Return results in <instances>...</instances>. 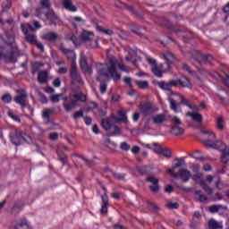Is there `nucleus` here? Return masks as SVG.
I'll list each match as a JSON object with an SVG mask.
<instances>
[{
	"instance_id": "nucleus-1",
	"label": "nucleus",
	"mask_w": 229,
	"mask_h": 229,
	"mask_svg": "<svg viewBox=\"0 0 229 229\" xmlns=\"http://www.w3.org/2000/svg\"><path fill=\"white\" fill-rule=\"evenodd\" d=\"M117 67L120 71H123V72H130V70L126 68L123 64L119 63L117 59H111L107 64L102 65L98 69V74L102 78L119 81V80H121V73L117 72Z\"/></svg>"
},
{
	"instance_id": "nucleus-2",
	"label": "nucleus",
	"mask_w": 229,
	"mask_h": 229,
	"mask_svg": "<svg viewBox=\"0 0 229 229\" xmlns=\"http://www.w3.org/2000/svg\"><path fill=\"white\" fill-rule=\"evenodd\" d=\"M201 133L207 137V139L204 140V145L207 146V148H212L213 149L221 151V160L224 164L229 162V147L222 140H216V133L212 131L201 130Z\"/></svg>"
},
{
	"instance_id": "nucleus-3",
	"label": "nucleus",
	"mask_w": 229,
	"mask_h": 229,
	"mask_svg": "<svg viewBox=\"0 0 229 229\" xmlns=\"http://www.w3.org/2000/svg\"><path fill=\"white\" fill-rule=\"evenodd\" d=\"M63 106L65 112H72L78 106V101H81V103L87 101V96L82 93L72 94L63 98Z\"/></svg>"
},
{
	"instance_id": "nucleus-4",
	"label": "nucleus",
	"mask_w": 229,
	"mask_h": 229,
	"mask_svg": "<svg viewBox=\"0 0 229 229\" xmlns=\"http://www.w3.org/2000/svg\"><path fill=\"white\" fill-rule=\"evenodd\" d=\"M36 17L41 21H49L50 26H58L60 24V18L55 15L54 11H46L44 7L36 9Z\"/></svg>"
},
{
	"instance_id": "nucleus-5",
	"label": "nucleus",
	"mask_w": 229,
	"mask_h": 229,
	"mask_svg": "<svg viewBox=\"0 0 229 229\" xmlns=\"http://www.w3.org/2000/svg\"><path fill=\"white\" fill-rule=\"evenodd\" d=\"M19 47L17 44L13 43L10 46V51L4 47H0V59L10 60V62H15V55H19Z\"/></svg>"
},
{
	"instance_id": "nucleus-6",
	"label": "nucleus",
	"mask_w": 229,
	"mask_h": 229,
	"mask_svg": "<svg viewBox=\"0 0 229 229\" xmlns=\"http://www.w3.org/2000/svg\"><path fill=\"white\" fill-rule=\"evenodd\" d=\"M18 96L14 97V102L17 105H20L22 109L28 108L29 114L30 115H33V108L31 106H30V102H28V93L24 89H19L18 90Z\"/></svg>"
},
{
	"instance_id": "nucleus-7",
	"label": "nucleus",
	"mask_w": 229,
	"mask_h": 229,
	"mask_svg": "<svg viewBox=\"0 0 229 229\" xmlns=\"http://www.w3.org/2000/svg\"><path fill=\"white\" fill-rule=\"evenodd\" d=\"M139 108L144 117H149L160 110L158 106H156V105L151 102H143L140 104Z\"/></svg>"
},
{
	"instance_id": "nucleus-8",
	"label": "nucleus",
	"mask_w": 229,
	"mask_h": 229,
	"mask_svg": "<svg viewBox=\"0 0 229 229\" xmlns=\"http://www.w3.org/2000/svg\"><path fill=\"white\" fill-rule=\"evenodd\" d=\"M166 173H168V174H170L172 178H181V180L184 182H189V180L192 178V174H191V171L185 168L179 170L178 173H175L174 169H168Z\"/></svg>"
},
{
	"instance_id": "nucleus-9",
	"label": "nucleus",
	"mask_w": 229,
	"mask_h": 229,
	"mask_svg": "<svg viewBox=\"0 0 229 229\" xmlns=\"http://www.w3.org/2000/svg\"><path fill=\"white\" fill-rule=\"evenodd\" d=\"M193 60L198 62L199 65H207V64H212L214 56L212 55H203L199 51H193Z\"/></svg>"
},
{
	"instance_id": "nucleus-10",
	"label": "nucleus",
	"mask_w": 229,
	"mask_h": 229,
	"mask_svg": "<svg viewBox=\"0 0 229 229\" xmlns=\"http://www.w3.org/2000/svg\"><path fill=\"white\" fill-rule=\"evenodd\" d=\"M70 78L72 81H77L80 85H83V79H81V75L78 72V66L76 65V63L71 64Z\"/></svg>"
},
{
	"instance_id": "nucleus-11",
	"label": "nucleus",
	"mask_w": 229,
	"mask_h": 229,
	"mask_svg": "<svg viewBox=\"0 0 229 229\" xmlns=\"http://www.w3.org/2000/svg\"><path fill=\"white\" fill-rule=\"evenodd\" d=\"M11 142L14 144V146H21L23 140H26V137L24 133L21 131H15L10 134Z\"/></svg>"
},
{
	"instance_id": "nucleus-12",
	"label": "nucleus",
	"mask_w": 229,
	"mask_h": 229,
	"mask_svg": "<svg viewBox=\"0 0 229 229\" xmlns=\"http://www.w3.org/2000/svg\"><path fill=\"white\" fill-rule=\"evenodd\" d=\"M59 49L64 53V55H65L72 64H76V53H74V50L65 48V45H64V43L60 44Z\"/></svg>"
},
{
	"instance_id": "nucleus-13",
	"label": "nucleus",
	"mask_w": 229,
	"mask_h": 229,
	"mask_svg": "<svg viewBox=\"0 0 229 229\" xmlns=\"http://www.w3.org/2000/svg\"><path fill=\"white\" fill-rule=\"evenodd\" d=\"M146 182L152 183V185L149 186V189L152 192H158V191H160V185L158 184V179H157L156 177L148 176L146 178Z\"/></svg>"
},
{
	"instance_id": "nucleus-14",
	"label": "nucleus",
	"mask_w": 229,
	"mask_h": 229,
	"mask_svg": "<svg viewBox=\"0 0 229 229\" xmlns=\"http://www.w3.org/2000/svg\"><path fill=\"white\" fill-rule=\"evenodd\" d=\"M151 121L154 124H164L165 121H167V114L163 113V114H158L151 116Z\"/></svg>"
},
{
	"instance_id": "nucleus-15",
	"label": "nucleus",
	"mask_w": 229,
	"mask_h": 229,
	"mask_svg": "<svg viewBox=\"0 0 229 229\" xmlns=\"http://www.w3.org/2000/svg\"><path fill=\"white\" fill-rule=\"evenodd\" d=\"M11 229H33L31 227V224L28 219L26 218H21L20 221Z\"/></svg>"
},
{
	"instance_id": "nucleus-16",
	"label": "nucleus",
	"mask_w": 229,
	"mask_h": 229,
	"mask_svg": "<svg viewBox=\"0 0 229 229\" xmlns=\"http://www.w3.org/2000/svg\"><path fill=\"white\" fill-rule=\"evenodd\" d=\"M80 65L82 71H85L89 74H92V67L89 66V63L87 62V56L83 54L81 55Z\"/></svg>"
},
{
	"instance_id": "nucleus-17",
	"label": "nucleus",
	"mask_w": 229,
	"mask_h": 229,
	"mask_svg": "<svg viewBox=\"0 0 229 229\" xmlns=\"http://www.w3.org/2000/svg\"><path fill=\"white\" fill-rule=\"evenodd\" d=\"M21 30L23 33L25 34V40L29 42V44H36L37 43V36L35 34H30L28 33V29L26 26L21 25Z\"/></svg>"
},
{
	"instance_id": "nucleus-18",
	"label": "nucleus",
	"mask_w": 229,
	"mask_h": 229,
	"mask_svg": "<svg viewBox=\"0 0 229 229\" xmlns=\"http://www.w3.org/2000/svg\"><path fill=\"white\" fill-rule=\"evenodd\" d=\"M164 67H166V69H169V64L165 63L164 64H161L160 66H155L152 69L153 74H155V76H157V78H163L164 72H165V71L164 70L162 71Z\"/></svg>"
},
{
	"instance_id": "nucleus-19",
	"label": "nucleus",
	"mask_w": 229,
	"mask_h": 229,
	"mask_svg": "<svg viewBox=\"0 0 229 229\" xmlns=\"http://www.w3.org/2000/svg\"><path fill=\"white\" fill-rule=\"evenodd\" d=\"M186 117H191L192 121H194V123H196L197 124H202L203 123V115L196 112H187Z\"/></svg>"
},
{
	"instance_id": "nucleus-20",
	"label": "nucleus",
	"mask_w": 229,
	"mask_h": 229,
	"mask_svg": "<svg viewBox=\"0 0 229 229\" xmlns=\"http://www.w3.org/2000/svg\"><path fill=\"white\" fill-rule=\"evenodd\" d=\"M61 3L64 10L68 12H78V7L72 4V0H61Z\"/></svg>"
},
{
	"instance_id": "nucleus-21",
	"label": "nucleus",
	"mask_w": 229,
	"mask_h": 229,
	"mask_svg": "<svg viewBox=\"0 0 229 229\" xmlns=\"http://www.w3.org/2000/svg\"><path fill=\"white\" fill-rule=\"evenodd\" d=\"M59 36L57 33L50 31L42 35V39L47 40V42H56L58 40Z\"/></svg>"
},
{
	"instance_id": "nucleus-22",
	"label": "nucleus",
	"mask_w": 229,
	"mask_h": 229,
	"mask_svg": "<svg viewBox=\"0 0 229 229\" xmlns=\"http://www.w3.org/2000/svg\"><path fill=\"white\" fill-rule=\"evenodd\" d=\"M80 38L83 40V42H91L94 39V32L89 30H82Z\"/></svg>"
},
{
	"instance_id": "nucleus-23",
	"label": "nucleus",
	"mask_w": 229,
	"mask_h": 229,
	"mask_svg": "<svg viewBox=\"0 0 229 229\" xmlns=\"http://www.w3.org/2000/svg\"><path fill=\"white\" fill-rule=\"evenodd\" d=\"M208 226L209 229H223V222H218L214 218H211L208 222Z\"/></svg>"
},
{
	"instance_id": "nucleus-24",
	"label": "nucleus",
	"mask_w": 229,
	"mask_h": 229,
	"mask_svg": "<svg viewBox=\"0 0 229 229\" xmlns=\"http://www.w3.org/2000/svg\"><path fill=\"white\" fill-rule=\"evenodd\" d=\"M112 119H114L115 123H128V117L124 111H119L118 117L113 116Z\"/></svg>"
},
{
	"instance_id": "nucleus-25",
	"label": "nucleus",
	"mask_w": 229,
	"mask_h": 229,
	"mask_svg": "<svg viewBox=\"0 0 229 229\" xmlns=\"http://www.w3.org/2000/svg\"><path fill=\"white\" fill-rule=\"evenodd\" d=\"M70 22L72 26H73L75 29L78 28V24L82 23L85 24L87 21H85L83 18L80 16H73L70 18Z\"/></svg>"
},
{
	"instance_id": "nucleus-26",
	"label": "nucleus",
	"mask_w": 229,
	"mask_h": 229,
	"mask_svg": "<svg viewBox=\"0 0 229 229\" xmlns=\"http://www.w3.org/2000/svg\"><path fill=\"white\" fill-rule=\"evenodd\" d=\"M102 127L106 131H110L114 124L112 123V118H103L101 123Z\"/></svg>"
},
{
	"instance_id": "nucleus-27",
	"label": "nucleus",
	"mask_w": 229,
	"mask_h": 229,
	"mask_svg": "<svg viewBox=\"0 0 229 229\" xmlns=\"http://www.w3.org/2000/svg\"><path fill=\"white\" fill-rule=\"evenodd\" d=\"M114 6H116V8H127L128 10H131V12H132V13L137 14V11H135V8H133V6H127L126 4H124L119 0L114 1Z\"/></svg>"
},
{
	"instance_id": "nucleus-28",
	"label": "nucleus",
	"mask_w": 229,
	"mask_h": 229,
	"mask_svg": "<svg viewBox=\"0 0 229 229\" xmlns=\"http://www.w3.org/2000/svg\"><path fill=\"white\" fill-rule=\"evenodd\" d=\"M156 153H157V155H163L165 158H171V157H173V153L168 148H159L156 150Z\"/></svg>"
},
{
	"instance_id": "nucleus-29",
	"label": "nucleus",
	"mask_w": 229,
	"mask_h": 229,
	"mask_svg": "<svg viewBox=\"0 0 229 229\" xmlns=\"http://www.w3.org/2000/svg\"><path fill=\"white\" fill-rule=\"evenodd\" d=\"M27 30H30V31H35L37 30H40L42 28V25H40V22L38 21H31L27 25H24Z\"/></svg>"
},
{
	"instance_id": "nucleus-30",
	"label": "nucleus",
	"mask_w": 229,
	"mask_h": 229,
	"mask_svg": "<svg viewBox=\"0 0 229 229\" xmlns=\"http://www.w3.org/2000/svg\"><path fill=\"white\" fill-rule=\"evenodd\" d=\"M48 79H49V75L47 72L42 71L38 72V81H39V83H47Z\"/></svg>"
},
{
	"instance_id": "nucleus-31",
	"label": "nucleus",
	"mask_w": 229,
	"mask_h": 229,
	"mask_svg": "<svg viewBox=\"0 0 229 229\" xmlns=\"http://www.w3.org/2000/svg\"><path fill=\"white\" fill-rule=\"evenodd\" d=\"M157 87H159L161 90H165L166 92H171L173 90V88H171V84L169 81H159L157 82Z\"/></svg>"
},
{
	"instance_id": "nucleus-32",
	"label": "nucleus",
	"mask_w": 229,
	"mask_h": 229,
	"mask_svg": "<svg viewBox=\"0 0 229 229\" xmlns=\"http://www.w3.org/2000/svg\"><path fill=\"white\" fill-rule=\"evenodd\" d=\"M179 85L186 89H192V83H191V81L185 77L179 79Z\"/></svg>"
},
{
	"instance_id": "nucleus-33",
	"label": "nucleus",
	"mask_w": 229,
	"mask_h": 229,
	"mask_svg": "<svg viewBox=\"0 0 229 229\" xmlns=\"http://www.w3.org/2000/svg\"><path fill=\"white\" fill-rule=\"evenodd\" d=\"M171 133L173 135H182L183 128L180 127V125H174L171 127Z\"/></svg>"
},
{
	"instance_id": "nucleus-34",
	"label": "nucleus",
	"mask_w": 229,
	"mask_h": 229,
	"mask_svg": "<svg viewBox=\"0 0 229 229\" xmlns=\"http://www.w3.org/2000/svg\"><path fill=\"white\" fill-rule=\"evenodd\" d=\"M215 187L219 191L225 189V183H223V180H221V177L219 176L215 177Z\"/></svg>"
},
{
	"instance_id": "nucleus-35",
	"label": "nucleus",
	"mask_w": 229,
	"mask_h": 229,
	"mask_svg": "<svg viewBox=\"0 0 229 229\" xmlns=\"http://www.w3.org/2000/svg\"><path fill=\"white\" fill-rule=\"evenodd\" d=\"M216 128L219 130V131H223V130H225V119L223 116H219L216 119Z\"/></svg>"
},
{
	"instance_id": "nucleus-36",
	"label": "nucleus",
	"mask_w": 229,
	"mask_h": 229,
	"mask_svg": "<svg viewBox=\"0 0 229 229\" xmlns=\"http://www.w3.org/2000/svg\"><path fill=\"white\" fill-rule=\"evenodd\" d=\"M194 194H196L197 199L198 201H199V203H205V201H207V199H208V198H207V196H205L204 194L201 193V191H195Z\"/></svg>"
},
{
	"instance_id": "nucleus-37",
	"label": "nucleus",
	"mask_w": 229,
	"mask_h": 229,
	"mask_svg": "<svg viewBox=\"0 0 229 229\" xmlns=\"http://www.w3.org/2000/svg\"><path fill=\"white\" fill-rule=\"evenodd\" d=\"M221 208H226V207L222 206V205H212L209 207V212L211 214H216V212H219Z\"/></svg>"
},
{
	"instance_id": "nucleus-38",
	"label": "nucleus",
	"mask_w": 229,
	"mask_h": 229,
	"mask_svg": "<svg viewBox=\"0 0 229 229\" xmlns=\"http://www.w3.org/2000/svg\"><path fill=\"white\" fill-rule=\"evenodd\" d=\"M177 161V163L170 169L176 171V169H178V167H183L184 164H185V160L183 158H177L175 159Z\"/></svg>"
},
{
	"instance_id": "nucleus-39",
	"label": "nucleus",
	"mask_w": 229,
	"mask_h": 229,
	"mask_svg": "<svg viewBox=\"0 0 229 229\" xmlns=\"http://www.w3.org/2000/svg\"><path fill=\"white\" fill-rule=\"evenodd\" d=\"M136 85H138L139 89H148L149 87V81H136Z\"/></svg>"
},
{
	"instance_id": "nucleus-40",
	"label": "nucleus",
	"mask_w": 229,
	"mask_h": 229,
	"mask_svg": "<svg viewBox=\"0 0 229 229\" xmlns=\"http://www.w3.org/2000/svg\"><path fill=\"white\" fill-rule=\"evenodd\" d=\"M163 56L165 58V60H166L167 62H170V63L174 62V55H173V53H171V52L164 53Z\"/></svg>"
},
{
	"instance_id": "nucleus-41",
	"label": "nucleus",
	"mask_w": 229,
	"mask_h": 229,
	"mask_svg": "<svg viewBox=\"0 0 229 229\" xmlns=\"http://www.w3.org/2000/svg\"><path fill=\"white\" fill-rule=\"evenodd\" d=\"M57 157L62 164H67V155H65V153L57 151Z\"/></svg>"
},
{
	"instance_id": "nucleus-42",
	"label": "nucleus",
	"mask_w": 229,
	"mask_h": 229,
	"mask_svg": "<svg viewBox=\"0 0 229 229\" xmlns=\"http://www.w3.org/2000/svg\"><path fill=\"white\" fill-rule=\"evenodd\" d=\"M192 158H195V160H203V153L199 150H196L191 154Z\"/></svg>"
},
{
	"instance_id": "nucleus-43",
	"label": "nucleus",
	"mask_w": 229,
	"mask_h": 229,
	"mask_svg": "<svg viewBox=\"0 0 229 229\" xmlns=\"http://www.w3.org/2000/svg\"><path fill=\"white\" fill-rule=\"evenodd\" d=\"M169 102H170V107L171 109L175 112V113H178V104H176V101L173 98H170L169 99Z\"/></svg>"
},
{
	"instance_id": "nucleus-44",
	"label": "nucleus",
	"mask_w": 229,
	"mask_h": 229,
	"mask_svg": "<svg viewBox=\"0 0 229 229\" xmlns=\"http://www.w3.org/2000/svg\"><path fill=\"white\" fill-rule=\"evenodd\" d=\"M112 175H113L114 178H115L116 180L124 181V178H126V174H119V173L112 172Z\"/></svg>"
},
{
	"instance_id": "nucleus-45",
	"label": "nucleus",
	"mask_w": 229,
	"mask_h": 229,
	"mask_svg": "<svg viewBox=\"0 0 229 229\" xmlns=\"http://www.w3.org/2000/svg\"><path fill=\"white\" fill-rule=\"evenodd\" d=\"M166 207L170 208V210H174L180 207V204L178 202H167Z\"/></svg>"
},
{
	"instance_id": "nucleus-46",
	"label": "nucleus",
	"mask_w": 229,
	"mask_h": 229,
	"mask_svg": "<svg viewBox=\"0 0 229 229\" xmlns=\"http://www.w3.org/2000/svg\"><path fill=\"white\" fill-rule=\"evenodd\" d=\"M148 207L152 212H158L160 210V208H158L157 204L153 202H148Z\"/></svg>"
},
{
	"instance_id": "nucleus-47",
	"label": "nucleus",
	"mask_w": 229,
	"mask_h": 229,
	"mask_svg": "<svg viewBox=\"0 0 229 229\" xmlns=\"http://www.w3.org/2000/svg\"><path fill=\"white\" fill-rule=\"evenodd\" d=\"M42 8H46L47 10H49L51 8V1L50 0H42L40 3Z\"/></svg>"
},
{
	"instance_id": "nucleus-48",
	"label": "nucleus",
	"mask_w": 229,
	"mask_h": 229,
	"mask_svg": "<svg viewBox=\"0 0 229 229\" xmlns=\"http://www.w3.org/2000/svg\"><path fill=\"white\" fill-rule=\"evenodd\" d=\"M51 114H53V110H51V109H44L43 110V114H42V117L44 119H49V117H51Z\"/></svg>"
},
{
	"instance_id": "nucleus-49",
	"label": "nucleus",
	"mask_w": 229,
	"mask_h": 229,
	"mask_svg": "<svg viewBox=\"0 0 229 229\" xmlns=\"http://www.w3.org/2000/svg\"><path fill=\"white\" fill-rule=\"evenodd\" d=\"M120 148L123 151H130L131 149V147L126 141L122 142Z\"/></svg>"
},
{
	"instance_id": "nucleus-50",
	"label": "nucleus",
	"mask_w": 229,
	"mask_h": 229,
	"mask_svg": "<svg viewBox=\"0 0 229 229\" xmlns=\"http://www.w3.org/2000/svg\"><path fill=\"white\" fill-rule=\"evenodd\" d=\"M138 171L139 173H141V174H148V173H149L151 169L149 168V166H140Z\"/></svg>"
},
{
	"instance_id": "nucleus-51",
	"label": "nucleus",
	"mask_w": 229,
	"mask_h": 229,
	"mask_svg": "<svg viewBox=\"0 0 229 229\" xmlns=\"http://www.w3.org/2000/svg\"><path fill=\"white\" fill-rule=\"evenodd\" d=\"M98 31H100L101 33H106V35H114V31L110 30H103L100 26H97Z\"/></svg>"
},
{
	"instance_id": "nucleus-52",
	"label": "nucleus",
	"mask_w": 229,
	"mask_h": 229,
	"mask_svg": "<svg viewBox=\"0 0 229 229\" xmlns=\"http://www.w3.org/2000/svg\"><path fill=\"white\" fill-rule=\"evenodd\" d=\"M11 6H12V2H10V1H7L5 4H3V5H2V8H3L2 13H4V12H8V10H10Z\"/></svg>"
},
{
	"instance_id": "nucleus-53",
	"label": "nucleus",
	"mask_w": 229,
	"mask_h": 229,
	"mask_svg": "<svg viewBox=\"0 0 229 229\" xmlns=\"http://www.w3.org/2000/svg\"><path fill=\"white\" fill-rule=\"evenodd\" d=\"M171 122L173 124H174V126H180V124H182V120H180L178 116H173Z\"/></svg>"
},
{
	"instance_id": "nucleus-54",
	"label": "nucleus",
	"mask_w": 229,
	"mask_h": 229,
	"mask_svg": "<svg viewBox=\"0 0 229 229\" xmlns=\"http://www.w3.org/2000/svg\"><path fill=\"white\" fill-rule=\"evenodd\" d=\"M2 101L4 103H11L12 102V96L10 94H5L2 97Z\"/></svg>"
},
{
	"instance_id": "nucleus-55",
	"label": "nucleus",
	"mask_w": 229,
	"mask_h": 229,
	"mask_svg": "<svg viewBox=\"0 0 229 229\" xmlns=\"http://www.w3.org/2000/svg\"><path fill=\"white\" fill-rule=\"evenodd\" d=\"M181 103L182 105H186V106H189V108H191V110H194V106L189 104V101H187L185 98L182 97Z\"/></svg>"
},
{
	"instance_id": "nucleus-56",
	"label": "nucleus",
	"mask_w": 229,
	"mask_h": 229,
	"mask_svg": "<svg viewBox=\"0 0 229 229\" xmlns=\"http://www.w3.org/2000/svg\"><path fill=\"white\" fill-rule=\"evenodd\" d=\"M194 182H198V180H201L203 178V174L201 173H197L191 177Z\"/></svg>"
},
{
	"instance_id": "nucleus-57",
	"label": "nucleus",
	"mask_w": 229,
	"mask_h": 229,
	"mask_svg": "<svg viewBox=\"0 0 229 229\" xmlns=\"http://www.w3.org/2000/svg\"><path fill=\"white\" fill-rule=\"evenodd\" d=\"M203 191H205V192L208 193V196L214 193V190H212V188H210L208 184H206V186H204Z\"/></svg>"
},
{
	"instance_id": "nucleus-58",
	"label": "nucleus",
	"mask_w": 229,
	"mask_h": 229,
	"mask_svg": "<svg viewBox=\"0 0 229 229\" xmlns=\"http://www.w3.org/2000/svg\"><path fill=\"white\" fill-rule=\"evenodd\" d=\"M106 89H108V85L106 82H101L100 84L101 94H105V92H106Z\"/></svg>"
},
{
	"instance_id": "nucleus-59",
	"label": "nucleus",
	"mask_w": 229,
	"mask_h": 229,
	"mask_svg": "<svg viewBox=\"0 0 229 229\" xmlns=\"http://www.w3.org/2000/svg\"><path fill=\"white\" fill-rule=\"evenodd\" d=\"M182 69L183 71H186V72H189V74H194V71H192V69H191V66H189L188 64H182Z\"/></svg>"
},
{
	"instance_id": "nucleus-60",
	"label": "nucleus",
	"mask_w": 229,
	"mask_h": 229,
	"mask_svg": "<svg viewBox=\"0 0 229 229\" xmlns=\"http://www.w3.org/2000/svg\"><path fill=\"white\" fill-rule=\"evenodd\" d=\"M146 60L149 64V65H152V67H157V60L151 57H147Z\"/></svg>"
},
{
	"instance_id": "nucleus-61",
	"label": "nucleus",
	"mask_w": 229,
	"mask_h": 229,
	"mask_svg": "<svg viewBox=\"0 0 229 229\" xmlns=\"http://www.w3.org/2000/svg\"><path fill=\"white\" fill-rule=\"evenodd\" d=\"M170 83V87L173 89V87H178L180 85V80H171L168 81Z\"/></svg>"
},
{
	"instance_id": "nucleus-62",
	"label": "nucleus",
	"mask_w": 229,
	"mask_h": 229,
	"mask_svg": "<svg viewBox=\"0 0 229 229\" xmlns=\"http://www.w3.org/2000/svg\"><path fill=\"white\" fill-rule=\"evenodd\" d=\"M114 131H112V135H121V128L118 126H113Z\"/></svg>"
},
{
	"instance_id": "nucleus-63",
	"label": "nucleus",
	"mask_w": 229,
	"mask_h": 229,
	"mask_svg": "<svg viewBox=\"0 0 229 229\" xmlns=\"http://www.w3.org/2000/svg\"><path fill=\"white\" fill-rule=\"evenodd\" d=\"M80 117H83V112L81 110V111H77L74 113L73 114V119H80Z\"/></svg>"
},
{
	"instance_id": "nucleus-64",
	"label": "nucleus",
	"mask_w": 229,
	"mask_h": 229,
	"mask_svg": "<svg viewBox=\"0 0 229 229\" xmlns=\"http://www.w3.org/2000/svg\"><path fill=\"white\" fill-rule=\"evenodd\" d=\"M50 140H58V132H52L49 134Z\"/></svg>"
}]
</instances>
